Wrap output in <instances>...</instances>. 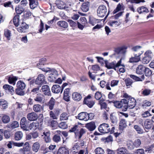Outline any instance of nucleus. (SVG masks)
Here are the masks:
<instances>
[{
  "instance_id": "nucleus-1",
  "label": "nucleus",
  "mask_w": 154,
  "mask_h": 154,
  "mask_svg": "<svg viewBox=\"0 0 154 154\" xmlns=\"http://www.w3.org/2000/svg\"><path fill=\"white\" fill-rule=\"evenodd\" d=\"M46 59L45 58L41 59L40 60V63L37 64V67L41 69L43 71L46 72H50V74L48 77V80L51 82H54L58 78V74L57 71L54 69H51L49 68H42L39 65H44Z\"/></svg>"
},
{
  "instance_id": "nucleus-2",
  "label": "nucleus",
  "mask_w": 154,
  "mask_h": 154,
  "mask_svg": "<svg viewBox=\"0 0 154 154\" xmlns=\"http://www.w3.org/2000/svg\"><path fill=\"white\" fill-rule=\"evenodd\" d=\"M79 126L77 125H75L70 130L71 132H74L75 134V137L77 138L80 139L83 134L85 133V131L84 129L81 128L79 129Z\"/></svg>"
},
{
  "instance_id": "nucleus-3",
  "label": "nucleus",
  "mask_w": 154,
  "mask_h": 154,
  "mask_svg": "<svg viewBox=\"0 0 154 154\" xmlns=\"http://www.w3.org/2000/svg\"><path fill=\"white\" fill-rule=\"evenodd\" d=\"M125 100L126 102L125 103L126 106L127 110L128 108L131 109L134 108L136 104V101L134 98H130L128 99H125Z\"/></svg>"
},
{
  "instance_id": "nucleus-4",
  "label": "nucleus",
  "mask_w": 154,
  "mask_h": 154,
  "mask_svg": "<svg viewBox=\"0 0 154 154\" xmlns=\"http://www.w3.org/2000/svg\"><path fill=\"white\" fill-rule=\"evenodd\" d=\"M99 131L103 133H106L110 132L111 129L108 124L106 123H103L98 127Z\"/></svg>"
},
{
  "instance_id": "nucleus-5",
  "label": "nucleus",
  "mask_w": 154,
  "mask_h": 154,
  "mask_svg": "<svg viewBox=\"0 0 154 154\" xmlns=\"http://www.w3.org/2000/svg\"><path fill=\"white\" fill-rule=\"evenodd\" d=\"M126 102L125 99H122L120 101H117L114 102V105L116 108H122L123 111H125L127 110V109L125 103Z\"/></svg>"
},
{
  "instance_id": "nucleus-6",
  "label": "nucleus",
  "mask_w": 154,
  "mask_h": 154,
  "mask_svg": "<svg viewBox=\"0 0 154 154\" xmlns=\"http://www.w3.org/2000/svg\"><path fill=\"white\" fill-rule=\"evenodd\" d=\"M107 11L106 7L104 5L99 6L97 10V14L98 16L102 17L106 15Z\"/></svg>"
},
{
  "instance_id": "nucleus-7",
  "label": "nucleus",
  "mask_w": 154,
  "mask_h": 154,
  "mask_svg": "<svg viewBox=\"0 0 154 154\" xmlns=\"http://www.w3.org/2000/svg\"><path fill=\"white\" fill-rule=\"evenodd\" d=\"M45 76L42 74H39L37 78L35 83L37 85H41L45 82Z\"/></svg>"
},
{
  "instance_id": "nucleus-8",
  "label": "nucleus",
  "mask_w": 154,
  "mask_h": 154,
  "mask_svg": "<svg viewBox=\"0 0 154 154\" xmlns=\"http://www.w3.org/2000/svg\"><path fill=\"white\" fill-rule=\"evenodd\" d=\"M19 27L17 28V31L20 32H25V30L28 29V25L25 23L21 22L19 25Z\"/></svg>"
},
{
  "instance_id": "nucleus-9",
  "label": "nucleus",
  "mask_w": 154,
  "mask_h": 154,
  "mask_svg": "<svg viewBox=\"0 0 154 154\" xmlns=\"http://www.w3.org/2000/svg\"><path fill=\"white\" fill-rule=\"evenodd\" d=\"M41 92H43L45 95L50 96L51 91L49 86L48 85H44L42 86L40 90Z\"/></svg>"
},
{
  "instance_id": "nucleus-10",
  "label": "nucleus",
  "mask_w": 154,
  "mask_h": 154,
  "mask_svg": "<svg viewBox=\"0 0 154 154\" xmlns=\"http://www.w3.org/2000/svg\"><path fill=\"white\" fill-rule=\"evenodd\" d=\"M35 101L40 103H43L45 102L44 96L41 93H38L37 94L34 98Z\"/></svg>"
},
{
  "instance_id": "nucleus-11",
  "label": "nucleus",
  "mask_w": 154,
  "mask_h": 154,
  "mask_svg": "<svg viewBox=\"0 0 154 154\" xmlns=\"http://www.w3.org/2000/svg\"><path fill=\"white\" fill-rule=\"evenodd\" d=\"M27 118L30 121L36 120L38 118V115L34 112L28 113L27 115Z\"/></svg>"
},
{
  "instance_id": "nucleus-12",
  "label": "nucleus",
  "mask_w": 154,
  "mask_h": 154,
  "mask_svg": "<svg viewBox=\"0 0 154 154\" xmlns=\"http://www.w3.org/2000/svg\"><path fill=\"white\" fill-rule=\"evenodd\" d=\"M69 151L68 148L66 146L60 147L58 150L57 154H69Z\"/></svg>"
},
{
  "instance_id": "nucleus-13",
  "label": "nucleus",
  "mask_w": 154,
  "mask_h": 154,
  "mask_svg": "<svg viewBox=\"0 0 154 154\" xmlns=\"http://www.w3.org/2000/svg\"><path fill=\"white\" fill-rule=\"evenodd\" d=\"M85 127L89 131H92L95 129L96 126L94 122H91L86 124L85 125Z\"/></svg>"
},
{
  "instance_id": "nucleus-14",
  "label": "nucleus",
  "mask_w": 154,
  "mask_h": 154,
  "mask_svg": "<svg viewBox=\"0 0 154 154\" xmlns=\"http://www.w3.org/2000/svg\"><path fill=\"white\" fill-rule=\"evenodd\" d=\"M105 66L108 69H114L116 70L115 67V62L113 61L111 63L109 62L107 60L104 61Z\"/></svg>"
},
{
  "instance_id": "nucleus-15",
  "label": "nucleus",
  "mask_w": 154,
  "mask_h": 154,
  "mask_svg": "<svg viewBox=\"0 0 154 154\" xmlns=\"http://www.w3.org/2000/svg\"><path fill=\"white\" fill-rule=\"evenodd\" d=\"M88 113L86 112H82L79 113L78 116V119L80 120L87 121Z\"/></svg>"
},
{
  "instance_id": "nucleus-16",
  "label": "nucleus",
  "mask_w": 154,
  "mask_h": 154,
  "mask_svg": "<svg viewBox=\"0 0 154 154\" xmlns=\"http://www.w3.org/2000/svg\"><path fill=\"white\" fill-rule=\"evenodd\" d=\"M56 4L57 7L60 9H66L67 8L66 7L65 4L62 1L58 0L56 1Z\"/></svg>"
},
{
  "instance_id": "nucleus-17",
  "label": "nucleus",
  "mask_w": 154,
  "mask_h": 154,
  "mask_svg": "<svg viewBox=\"0 0 154 154\" xmlns=\"http://www.w3.org/2000/svg\"><path fill=\"white\" fill-rule=\"evenodd\" d=\"M146 67L142 65H139L136 68V73L138 74H142L144 72Z\"/></svg>"
},
{
  "instance_id": "nucleus-18",
  "label": "nucleus",
  "mask_w": 154,
  "mask_h": 154,
  "mask_svg": "<svg viewBox=\"0 0 154 154\" xmlns=\"http://www.w3.org/2000/svg\"><path fill=\"white\" fill-rule=\"evenodd\" d=\"M3 88L7 91L9 92L12 95L14 93L13 88L8 85L6 84L3 85Z\"/></svg>"
},
{
  "instance_id": "nucleus-19",
  "label": "nucleus",
  "mask_w": 154,
  "mask_h": 154,
  "mask_svg": "<svg viewBox=\"0 0 154 154\" xmlns=\"http://www.w3.org/2000/svg\"><path fill=\"white\" fill-rule=\"evenodd\" d=\"M33 111L36 112H40L43 109V107L39 104L34 105L33 107Z\"/></svg>"
},
{
  "instance_id": "nucleus-20",
  "label": "nucleus",
  "mask_w": 154,
  "mask_h": 154,
  "mask_svg": "<svg viewBox=\"0 0 154 154\" xmlns=\"http://www.w3.org/2000/svg\"><path fill=\"white\" fill-rule=\"evenodd\" d=\"M51 90L54 93H58L61 91V88L59 85H55L52 86Z\"/></svg>"
},
{
  "instance_id": "nucleus-21",
  "label": "nucleus",
  "mask_w": 154,
  "mask_h": 154,
  "mask_svg": "<svg viewBox=\"0 0 154 154\" xmlns=\"http://www.w3.org/2000/svg\"><path fill=\"white\" fill-rule=\"evenodd\" d=\"M29 2V5L31 9H34L38 5V3L37 0H31Z\"/></svg>"
},
{
  "instance_id": "nucleus-22",
  "label": "nucleus",
  "mask_w": 154,
  "mask_h": 154,
  "mask_svg": "<svg viewBox=\"0 0 154 154\" xmlns=\"http://www.w3.org/2000/svg\"><path fill=\"white\" fill-rule=\"evenodd\" d=\"M127 126L126 122L124 119H122L119 123V128L120 130L122 131L124 128H126Z\"/></svg>"
},
{
  "instance_id": "nucleus-23",
  "label": "nucleus",
  "mask_w": 154,
  "mask_h": 154,
  "mask_svg": "<svg viewBox=\"0 0 154 154\" xmlns=\"http://www.w3.org/2000/svg\"><path fill=\"white\" fill-rule=\"evenodd\" d=\"M73 99L76 101H79L82 99V96L79 93L75 92L73 93L72 95Z\"/></svg>"
},
{
  "instance_id": "nucleus-24",
  "label": "nucleus",
  "mask_w": 154,
  "mask_h": 154,
  "mask_svg": "<svg viewBox=\"0 0 154 154\" xmlns=\"http://www.w3.org/2000/svg\"><path fill=\"white\" fill-rule=\"evenodd\" d=\"M79 144V143H75L73 146L72 149V152L73 153H76L78 152L80 149Z\"/></svg>"
},
{
  "instance_id": "nucleus-25",
  "label": "nucleus",
  "mask_w": 154,
  "mask_h": 154,
  "mask_svg": "<svg viewBox=\"0 0 154 154\" xmlns=\"http://www.w3.org/2000/svg\"><path fill=\"white\" fill-rule=\"evenodd\" d=\"M43 134L44 135V138L45 141L47 143H48L51 142V139L50 137V134L49 132H43Z\"/></svg>"
},
{
  "instance_id": "nucleus-26",
  "label": "nucleus",
  "mask_w": 154,
  "mask_h": 154,
  "mask_svg": "<svg viewBox=\"0 0 154 154\" xmlns=\"http://www.w3.org/2000/svg\"><path fill=\"white\" fill-rule=\"evenodd\" d=\"M116 151L117 154H129L128 151L125 147L119 148Z\"/></svg>"
},
{
  "instance_id": "nucleus-27",
  "label": "nucleus",
  "mask_w": 154,
  "mask_h": 154,
  "mask_svg": "<svg viewBox=\"0 0 154 154\" xmlns=\"http://www.w3.org/2000/svg\"><path fill=\"white\" fill-rule=\"evenodd\" d=\"M90 4L89 2H87L83 3L81 7L82 10L84 12H86L89 10Z\"/></svg>"
},
{
  "instance_id": "nucleus-28",
  "label": "nucleus",
  "mask_w": 154,
  "mask_h": 154,
  "mask_svg": "<svg viewBox=\"0 0 154 154\" xmlns=\"http://www.w3.org/2000/svg\"><path fill=\"white\" fill-rule=\"evenodd\" d=\"M137 11L140 14L142 13H147L149 12L148 9L144 6H141L137 8Z\"/></svg>"
},
{
  "instance_id": "nucleus-29",
  "label": "nucleus",
  "mask_w": 154,
  "mask_h": 154,
  "mask_svg": "<svg viewBox=\"0 0 154 154\" xmlns=\"http://www.w3.org/2000/svg\"><path fill=\"white\" fill-rule=\"evenodd\" d=\"M152 126V122L148 120H146L144 123V128L147 129H150Z\"/></svg>"
},
{
  "instance_id": "nucleus-30",
  "label": "nucleus",
  "mask_w": 154,
  "mask_h": 154,
  "mask_svg": "<svg viewBox=\"0 0 154 154\" xmlns=\"http://www.w3.org/2000/svg\"><path fill=\"white\" fill-rule=\"evenodd\" d=\"M13 21L14 25L16 26H18L21 22L19 20V16L18 15H15L13 19Z\"/></svg>"
},
{
  "instance_id": "nucleus-31",
  "label": "nucleus",
  "mask_w": 154,
  "mask_h": 154,
  "mask_svg": "<svg viewBox=\"0 0 154 154\" xmlns=\"http://www.w3.org/2000/svg\"><path fill=\"white\" fill-rule=\"evenodd\" d=\"M23 134L22 132L19 131L16 132L15 134L14 138L16 140H19L23 137Z\"/></svg>"
},
{
  "instance_id": "nucleus-32",
  "label": "nucleus",
  "mask_w": 154,
  "mask_h": 154,
  "mask_svg": "<svg viewBox=\"0 0 154 154\" xmlns=\"http://www.w3.org/2000/svg\"><path fill=\"white\" fill-rule=\"evenodd\" d=\"M84 103L87 105L89 108H92L94 104V102L92 100H84Z\"/></svg>"
},
{
  "instance_id": "nucleus-33",
  "label": "nucleus",
  "mask_w": 154,
  "mask_h": 154,
  "mask_svg": "<svg viewBox=\"0 0 154 154\" xmlns=\"http://www.w3.org/2000/svg\"><path fill=\"white\" fill-rule=\"evenodd\" d=\"M18 79V77L16 76L13 77H9L8 79V81L10 84H12L15 85L16 84V81Z\"/></svg>"
},
{
  "instance_id": "nucleus-34",
  "label": "nucleus",
  "mask_w": 154,
  "mask_h": 154,
  "mask_svg": "<svg viewBox=\"0 0 154 154\" xmlns=\"http://www.w3.org/2000/svg\"><path fill=\"white\" fill-rule=\"evenodd\" d=\"M40 148V144L38 142H36L33 143L32 146V150L35 152H37Z\"/></svg>"
},
{
  "instance_id": "nucleus-35",
  "label": "nucleus",
  "mask_w": 154,
  "mask_h": 154,
  "mask_svg": "<svg viewBox=\"0 0 154 154\" xmlns=\"http://www.w3.org/2000/svg\"><path fill=\"white\" fill-rule=\"evenodd\" d=\"M57 24L60 27L66 28L68 27L67 23L64 21H60L57 23Z\"/></svg>"
},
{
  "instance_id": "nucleus-36",
  "label": "nucleus",
  "mask_w": 154,
  "mask_h": 154,
  "mask_svg": "<svg viewBox=\"0 0 154 154\" xmlns=\"http://www.w3.org/2000/svg\"><path fill=\"white\" fill-rule=\"evenodd\" d=\"M69 116L68 114L66 112H64L62 113L60 117V121L66 120L68 119Z\"/></svg>"
},
{
  "instance_id": "nucleus-37",
  "label": "nucleus",
  "mask_w": 154,
  "mask_h": 154,
  "mask_svg": "<svg viewBox=\"0 0 154 154\" xmlns=\"http://www.w3.org/2000/svg\"><path fill=\"white\" fill-rule=\"evenodd\" d=\"M55 100L53 97L51 98L48 105L50 109L52 110L53 109L55 105Z\"/></svg>"
},
{
  "instance_id": "nucleus-38",
  "label": "nucleus",
  "mask_w": 154,
  "mask_h": 154,
  "mask_svg": "<svg viewBox=\"0 0 154 154\" xmlns=\"http://www.w3.org/2000/svg\"><path fill=\"white\" fill-rule=\"evenodd\" d=\"M17 87L18 88L24 89L26 88V85L25 83L21 81H18L17 83Z\"/></svg>"
},
{
  "instance_id": "nucleus-39",
  "label": "nucleus",
  "mask_w": 154,
  "mask_h": 154,
  "mask_svg": "<svg viewBox=\"0 0 154 154\" xmlns=\"http://www.w3.org/2000/svg\"><path fill=\"white\" fill-rule=\"evenodd\" d=\"M0 105L2 106L3 109H6L8 107V103L6 100L1 99L0 100Z\"/></svg>"
},
{
  "instance_id": "nucleus-40",
  "label": "nucleus",
  "mask_w": 154,
  "mask_h": 154,
  "mask_svg": "<svg viewBox=\"0 0 154 154\" xmlns=\"http://www.w3.org/2000/svg\"><path fill=\"white\" fill-rule=\"evenodd\" d=\"M19 125V123L16 121H15L11 122L9 125L8 127L9 128L14 129L18 127Z\"/></svg>"
},
{
  "instance_id": "nucleus-41",
  "label": "nucleus",
  "mask_w": 154,
  "mask_h": 154,
  "mask_svg": "<svg viewBox=\"0 0 154 154\" xmlns=\"http://www.w3.org/2000/svg\"><path fill=\"white\" fill-rule=\"evenodd\" d=\"M102 140L105 143L112 142L113 140L112 137L111 135H109L106 137H103L102 138Z\"/></svg>"
},
{
  "instance_id": "nucleus-42",
  "label": "nucleus",
  "mask_w": 154,
  "mask_h": 154,
  "mask_svg": "<svg viewBox=\"0 0 154 154\" xmlns=\"http://www.w3.org/2000/svg\"><path fill=\"white\" fill-rule=\"evenodd\" d=\"M140 57L134 56V57H132L130 59L129 62L130 63L137 62L140 61Z\"/></svg>"
},
{
  "instance_id": "nucleus-43",
  "label": "nucleus",
  "mask_w": 154,
  "mask_h": 154,
  "mask_svg": "<svg viewBox=\"0 0 154 154\" xmlns=\"http://www.w3.org/2000/svg\"><path fill=\"white\" fill-rule=\"evenodd\" d=\"M127 146L128 149L130 150L133 149L135 148L133 142L131 140L127 142Z\"/></svg>"
},
{
  "instance_id": "nucleus-44",
  "label": "nucleus",
  "mask_w": 154,
  "mask_h": 154,
  "mask_svg": "<svg viewBox=\"0 0 154 154\" xmlns=\"http://www.w3.org/2000/svg\"><path fill=\"white\" fill-rule=\"evenodd\" d=\"M109 25L111 26H114L116 25L119 26L121 24L120 22L119 21H110L109 23Z\"/></svg>"
},
{
  "instance_id": "nucleus-45",
  "label": "nucleus",
  "mask_w": 154,
  "mask_h": 154,
  "mask_svg": "<svg viewBox=\"0 0 154 154\" xmlns=\"http://www.w3.org/2000/svg\"><path fill=\"white\" fill-rule=\"evenodd\" d=\"M134 52V56L140 57V56L143 53L142 51H141L140 49H132Z\"/></svg>"
},
{
  "instance_id": "nucleus-46",
  "label": "nucleus",
  "mask_w": 154,
  "mask_h": 154,
  "mask_svg": "<svg viewBox=\"0 0 154 154\" xmlns=\"http://www.w3.org/2000/svg\"><path fill=\"white\" fill-rule=\"evenodd\" d=\"M24 89L22 88H17L15 89V92L16 94L20 96L23 95L24 94V91H23Z\"/></svg>"
},
{
  "instance_id": "nucleus-47",
  "label": "nucleus",
  "mask_w": 154,
  "mask_h": 154,
  "mask_svg": "<svg viewBox=\"0 0 154 154\" xmlns=\"http://www.w3.org/2000/svg\"><path fill=\"white\" fill-rule=\"evenodd\" d=\"M144 72L145 76L148 77H150L152 74L151 70L149 68L146 67L145 69Z\"/></svg>"
},
{
  "instance_id": "nucleus-48",
  "label": "nucleus",
  "mask_w": 154,
  "mask_h": 154,
  "mask_svg": "<svg viewBox=\"0 0 154 154\" xmlns=\"http://www.w3.org/2000/svg\"><path fill=\"white\" fill-rule=\"evenodd\" d=\"M2 122L4 123H7L9 122L10 118L9 117L6 115H4L2 118Z\"/></svg>"
},
{
  "instance_id": "nucleus-49",
  "label": "nucleus",
  "mask_w": 154,
  "mask_h": 154,
  "mask_svg": "<svg viewBox=\"0 0 154 154\" xmlns=\"http://www.w3.org/2000/svg\"><path fill=\"white\" fill-rule=\"evenodd\" d=\"M96 154H104V151L103 149L100 147L97 148L95 150Z\"/></svg>"
},
{
  "instance_id": "nucleus-50",
  "label": "nucleus",
  "mask_w": 154,
  "mask_h": 154,
  "mask_svg": "<svg viewBox=\"0 0 154 154\" xmlns=\"http://www.w3.org/2000/svg\"><path fill=\"white\" fill-rule=\"evenodd\" d=\"M15 11L17 14H20L24 11V9L21 7L17 6L15 8Z\"/></svg>"
},
{
  "instance_id": "nucleus-51",
  "label": "nucleus",
  "mask_w": 154,
  "mask_h": 154,
  "mask_svg": "<svg viewBox=\"0 0 154 154\" xmlns=\"http://www.w3.org/2000/svg\"><path fill=\"white\" fill-rule=\"evenodd\" d=\"M152 59L145 56L142 59L143 63L144 64H146L148 63Z\"/></svg>"
},
{
  "instance_id": "nucleus-52",
  "label": "nucleus",
  "mask_w": 154,
  "mask_h": 154,
  "mask_svg": "<svg viewBox=\"0 0 154 154\" xmlns=\"http://www.w3.org/2000/svg\"><path fill=\"white\" fill-rule=\"evenodd\" d=\"M127 2H130L131 3L138 4L140 2H144V0H126Z\"/></svg>"
},
{
  "instance_id": "nucleus-53",
  "label": "nucleus",
  "mask_w": 154,
  "mask_h": 154,
  "mask_svg": "<svg viewBox=\"0 0 154 154\" xmlns=\"http://www.w3.org/2000/svg\"><path fill=\"white\" fill-rule=\"evenodd\" d=\"M3 133L5 138L8 139L10 138L11 135L9 131L7 130L3 131Z\"/></svg>"
},
{
  "instance_id": "nucleus-54",
  "label": "nucleus",
  "mask_w": 154,
  "mask_h": 154,
  "mask_svg": "<svg viewBox=\"0 0 154 154\" xmlns=\"http://www.w3.org/2000/svg\"><path fill=\"white\" fill-rule=\"evenodd\" d=\"M29 128L30 130H34L37 128V124L35 123L32 122L30 124Z\"/></svg>"
},
{
  "instance_id": "nucleus-55",
  "label": "nucleus",
  "mask_w": 154,
  "mask_h": 154,
  "mask_svg": "<svg viewBox=\"0 0 154 154\" xmlns=\"http://www.w3.org/2000/svg\"><path fill=\"white\" fill-rule=\"evenodd\" d=\"M59 127L63 129H65L67 128V125L65 122H62L59 124Z\"/></svg>"
},
{
  "instance_id": "nucleus-56",
  "label": "nucleus",
  "mask_w": 154,
  "mask_h": 154,
  "mask_svg": "<svg viewBox=\"0 0 154 154\" xmlns=\"http://www.w3.org/2000/svg\"><path fill=\"white\" fill-rule=\"evenodd\" d=\"M151 92V90L148 89H144L142 92V94L143 95L146 96L149 95Z\"/></svg>"
},
{
  "instance_id": "nucleus-57",
  "label": "nucleus",
  "mask_w": 154,
  "mask_h": 154,
  "mask_svg": "<svg viewBox=\"0 0 154 154\" xmlns=\"http://www.w3.org/2000/svg\"><path fill=\"white\" fill-rule=\"evenodd\" d=\"M144 54L145 56L149 57V58H151V59H152L153 54L152 52L151 51L148 50Z\"/></svg>"
},
{
  "instance_id": "nucleus-58",
  "label": "nucleus",
  "mask_w": 154,
  "mask_h": 154,
  "mask_svg": "<svg viewBox=\"0 0 154 154\" xmlns=\"http://www.w3.org/2000/svg\"><path fill=\"white\" fill-rule=\"evenodd\" d=\"M134 152V154H144V150L142 149H136Z\"/></svg>"
},
{
  "instance_id": "nucleus-59",
  "label": "nucleus",
  "mask_w": 154,
  "mask_h": 154,
  "mask_svg": "<svg viewBox=\"0 0 154 154\" xmlns=\"http://www.w3.org/2000/svg\"><path fill=\"white\" fill-rule=\"evenodd\" d=\"M134 129L137 131V133L139 134L143 133V130L139 126L137 125H135L134 126Z\"/></svg>"
},
{
  "instance_id": "nucleus-60",
  "label": "nucleus",
  "mask_w": 154,
  "mask_h": 154,
  "mask_svg": "<svg viewBox=\"0 0 154 154\" xmlns=\"http://www.w3.org/2000/svg\"><path fill=\"white\" fill-rule=\"evenodd\" d=\"M53 139L54 142L57 143H58L61 140L60 137L57 135L54 136Z\"/></svg>"
},
{
  "instance_id": "nucleus-61",
  "label": "nucleus",
  "mask_w": 154,
  "mask_h": 154,
  "mask_svg": "<svg viewBox=\"0 0 154 154\" xmlns=\"http://www.w3.org/2000/svg\"><path fill=\"white\" fill-rule=\"evenodd\" d=\"M153 147L154 146L152 145H151L149 147H147L146 148L145 151L148 152V153H154V151L152 149Z\"/></svg>"
},
{
  "instance_id": "nucleus-62",
  "label": "nucleus",
  "mask_w": 154,
  "mask_h": 154,
  "mask_svg": "<svg viewBox=\"0 0 154 154\" xmlns=\"http://www.w3.org/2000/svg\"><path fill=\"white\" fill-rule=\"evenodd\" d=\"M125 82L127 86L131 85L133 82L132 80L129 78L125 79Z\"/></svg>"
},
{
  "instance_id": "nucleus-63",
  "label": "nucleus",
  "mask_w": 154,
  "mask_h": 154,
  "mask_svg": "<svg viewBox=\"0 0 154 154\" xmlns=\"http://www.w3.org/2000/svg\"><path fill=\"white\" fill-rule=\"evenodd\" d=\"M119 80H112L111 82L110 85L112 87L117 86L119 83Z\"/></svg>"
},
{
  "instance_id": "nucleus-64",
  "label": "nucleus",
  "mask_w": 154,
  "mask_h": 154,
  "mask_svg": "<svg viewBox=\"0 0 154 154\" xmlns=\"http://www.w3.org/2000/svg\"><path fill=\"white\" fill-rule=\"evenodd\" d=\"M135 148L138 147L141 144V141L139 139L136 140L134 142H133Z\"/></svg>"
}]
</instances>
